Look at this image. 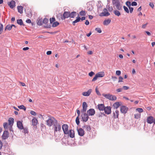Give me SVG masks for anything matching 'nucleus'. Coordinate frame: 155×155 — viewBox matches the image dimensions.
<instances>
[{
    "instance_id": "f03ea898",
    "label": "nucleus",
    "mask_w": 155,
    "mask_h": 155,
    "mask_svg": "<svg viewBox=\"0 0 155 155\" xmlns=\"http://www.w3.org/2000/svg\"><path fill=\"white\" fill-rule=\"evenodd\" d=\"M54 132L55 133L58 131H60L61 130V124L59 123L57 120L54 123Z\"/></svg>"
},
{
    "instance_id": "338daca9",
    "label": "nucleus",
    "mask_w": 155,
    "mask_h": 155,
    "mask_svg": "<svg viewBox=\"0 0 155 155\" xmlns=\"http://www.w3.org/2000/svg\"><path fill=\"white\" fill-rule=\"evenodd\" d=\"M112 78L113 80L114 81H115L116 79H117V78L116 77L114 76H112Z\"/></svg>"
},
{
    "instance_id": "052dcab7",
    "label": "nucleus",
    "mask_w": 155,
    "mask_h": 155,
    "mask_svg": "<svg viewBox=\"0 0 155 155\" xmlns=\"http://www.w3.org/2000/svg\"><path fill=\"white\" fill-rule=\"evenodd\" d=\"M122 88H123V89H124L125 90H127L128 89L129 87L127 86H123Z\"/></svg>"
},
{
    "instance_id": "bf43d9fd",
    "label": "nucleus",
    "mask_w": 155,
    "mask_h": 155,
    "mask_svg": "<svg viewBox=\"0 0 155 155\" xmlns=\"http://www.w3.org/2000/svg\"><path fill=\"white\" fill-rule=\"evenodd\" d=\"M3 30V25L2 24H0V32L2 31Z\"/></svg>"
},
{
    "instance_id": "72a5a7b5",
    "label": "nucleus",
    "mask_w": 155,
    "mask_h": 155,
    "mask_svg": "<svg viewBox=\"0 0 155 155\" xmlns=\"http://www.w3.org/2000/svg\"><path fill=\"white\" fill-rule=\"evenodd\" d=\"M107 8L109 12H111L113 10V8L112 6H110V5H107Z\"/></svg>"
},
{
    "instance_id": "f257e3e1",
    "label": "nucleus",
    "mask_w": 155,
    "mask_h": 155,
    "mask_svg": "<svg viewBox=\"0 0 155 155\" xmlns=\"http://www.w3.org/2000/svg\"><path fill=\"white\" fill-rule=\"evenodd\" d=\"M112 3L114 7L118 10H122V5L120 4V2L118 0H113Z\"/></svg>"
},
{
    "instance_id": "13d9d810",
    "label": "nucleus",
    "mask_w": 155,
    "mask_h": 155,
    "mask_svg": "<svg viewBox=\"0 0 155 155\" xmlns=\"http://www.w3.org/2000/svg\"><path fill=\"white\" fill-rule=\"evenodd\" d=\"M95 74L94 73L93 71H91L89 73V75L90 77H92L93 75Z\"/></svg>"
},
{
    "instance_id": "bb28decb",
    "label": "nucleus",
    "mask_w": 155,
    "mask_h": 155,
    "mask_svg": "<svg viewBox=\"0 0 155 155\" xmlns=\"http://www.w3.org/2000/svg\"><path fill=\"white\" fill-rule=\"evenodd\" d=\"M116 99L117 97L116 96L110 94L109 100L112 101H114L116 100Z\"/></svg>"
},
{
    "instance_id": "774afa93",
    "label": "nucleus",
    "mask_w": 155,
    "mask_h": 155,
    "mask_svg": "<svg viewBox=\"0 0 155 155\" xmlns=\"http://www.w3.org/2000/svg\"><path fill=\"white\" fill-rule=\"evenodd\" d=\"M149 5L152 8H153L154 4H153V3H150L149 4Z\"/></svg>"
},
{
    "instance_id": "58836bf2",
    "label": "nucleus",
    "mask_w": 155,
    "mask_h": 155,
    "mask_svg": "<svg viewBox=\"0 0 155 155\" xmlns=\"http://www.w3.org/2000/svg\"><path fill=\"white\" fill-rule=\"evenodd\" d=\"M79 14L81 16H85L86 15L85 12L84 11H81L79 12Z\"/></svg>"
},
{
    "instance_id": "4c0bfd02",
    "label": "nucleus",
    "mask_w": 155,
    "mask_h": 155,
    "mask_svg": "<svg viewBox=\"0 0 155 155\" xmlns=\"http://www.w3.org/2000/svg\"><path fill=\"white\" fill-rule=\"evenodd\" d=\"M18 108L20 109H23L25 111L26 110V108L23 105H21L18 106Z\"/></svg>"
},
{
    "instance_id": "e433bc0d",
    "label": "nucleus",
    "mask_w": 155,
    "mask_h": 155,
    "mask_svg": "<svg viewBox=\"0 0 155 155\" xmlns=\"http://www.w3.org/2000/svg\"><path fill=\"white\" fill-rule=\"evenodd\" d=\"M110 94H103L102 95L106 98H107L108 99H109V98L110 97Z\"/></svg>"
},
{
    "instance_id": "a878e982",
    "label": "nucleus",
    "mask_w": 155,
    "mask_h": 155,
    "mask_svg": "<svg viewBox=\"0 0 155 155\" xmlns=\"http://www.w3.org/2000/svg\"><path fill=\"white\" fill-rule=\"evenodd\" d=\"M97 75V77H100V78H102L103 77L104 75V72H99L97 74H96Z\"/></svg>"
},
{
    "instance_id": "a211bd4d",
    "label": "nucleus",
    "mask_w": 155,
    "mask_h": 155,
    "mask_svg": "<svg viewBox=\"0 0 155 155\" xmlns=\"http://www.w3.org/2000/svg\"><path fill=\"white\" fill-rule=\"evenodd\" d=\"M17 127L19 129L21 130L23 129L22 123L20 121H17Z\"/></svg>"
},
{
    "instance_id": "f704fd0d",
    "label": "nucleus",
    "mask_w": 155,
    "mask_h": 155,
    "mask_svg": "<svg viewBox=\"0 0 155 155\" xmlns=\"http://www.w3.org/2000/svg\"><path fill=\"white\" fill-rule=\"evenodd\" d=\"M134 118L136 119H138L140 117V113H137L134 115Z\"/></svg>"
},
{
    "instance_id": "4468645a",
    "label": "nucleus",
    "mask_w": 155,
    "mask_h": 155,
    "mask_svg": "<svg viewBox=\"0 0 155 155\" xmlns=\"http://www.w3.org/2000/svg\"><path fill=\"white\" fill-rule=\"evenodd\" d=\"M92 89H89L87 91L84 92L82 93V95L85 96H88L91 94L92 92Z\"/></svg>"
},
{
    "instance_id": "dca6fc26",
    "label": "nucleus",
    "mask_w": 155,
    "mask_h": 155,
    "mask_svg": "<svg viewBox=\"0 0 155 155\" xmlns=\"http://www.w3.org/2000/svg\"><path fill=\"white\" fill-rule=\"evenodd\" d=\"M69 137L72 138H73L74 137V131L72 129L69 130V134H68Z\"/></svg>"
},
{
    "instance_id": "5701e85b",
    "label": "nucleus",
    "mask_w": 155,
    "mask_h": 155,
    "mask_svg": "<svg viewBox=\"0 0 155 155\" xmlns=\"http://www.w3.org/2000/svg\"><path fill=\"white\" fill-rule=\"evenodd\" d=\"M119 10H114L113 11V12L115 15L117 16H119L121 15V13L119 11Z\"/></svg>"
},
{
    "instance_id": "c85d7f7f",
    "label": "nucleus",
    "mask_w": 155,
    "mask_h": 155,
    "mask_svg": "<svg viewBox=\"0 0 155 155\" xmlns=\"http://www.w3.org/2000/svg\"><path fill=\"white\" fill-rule=\"evenodd\" d=\"M81 19L80 17H77V19L73 22V24L74 25H75V24L79 21Z\"/></svg>"
},
{
    "instance_id": "c756f323",
    "label": "nucleus",
    "mask_w": 155,
    "mask_h": 155,
    "mask_svg": "<svg viewBox=\"0 0 155 155\" xmlns=\"http://www.w3.org/2000/svg\"><path fill=\"white\" fill-rule=\"evenodd\" d=\"M120 106V104L118 102H116L114 103L113 104L114 107L116 109L117 108Z\"/></svg>"
},
{
    "instance_id": "4d7b16f0",
    "label": "nucleus",
    "mask_w": 155,
    "mask_h": 155,
    "mask_svg": "<svg viewBox=\"0 0 155 155\" xmlns=\"http://www.w3.org/2000/svg\"><path fill=\"white\" fill-rule=\"evenodd\" d=\"M119 80L118 81V83L122 82L123 81L122 80H123V78L122 77H121V76L119 77Z\"/></svg>"
},
{
    "instance_id": "864d4df0",
    "label": "nucleus",
    "mask_w": 155,
    "mask_h": 155,
    "mask_svg": "<svg viewBox=\"0 0 155 155\" xmlns=\"http://www.w3.org/2000/svg\"><path fill=\"white\" fill-rule=\"evenodd\" d=\"M30 114L33 115L35 116L36 115V113L34 111L32 110L30 112Z\"/></svg>"
},
{
    "instance_id": "7ed1b4c3",
    "label": "nucleus",
    "mask_w": 155,
    "mask_h": 155,
    "mask_svg": "<svg viewBox=\"0 0 155 155\" xmlns=\"http://www.w3.org/2000/svg\"><path fill=\"white\" fill-rule=\"evenodd\" d=\"M56 120L53 117H48V118L46 120L47 124L50 127L54 124V123Z\"/></svg>"
},
{
    "instance_id": "de8ad7c7",
    "label": "nucleus",
    "mask_w": 155,
    "mask_h": 155,
    "mask_svg": "<svg viewBox=\"0 0 155 155\" xmlns=\"http://www.w3.org/2000/svg\"><path fill=\"white\" fill-rule=\"evenodd\" d=\"M95 30L96 31H97L99 33H101L102 32L101 28H96Z\"/></svg>"
},
{
    "instance_id": "4be33fe9",
    "label": "nucleus",
    "mask_w": 155,
    "mask_h": 155,
    "mask_svg": "<svg viewBox=\"0 0 155 155\" xmlns=\"http://www.w3.org/2000/svg\"><path fill=\"white\" fill-rule=\"evenodd\" d=\"M32 124L33 126H36L38 123V120L35 118H34L32 120Z\"/></svg>"
},
{
    "instance_id": "680f3d73",
    "label": "nucleus",
    "mask_w": 155,
    "mask_h": 155,
    "mask_svg": "<svg viewBox=\"0 0 155 155\" xmlns=\"http://www.w3.org/2000/svg\"><path fill=\"white\" fill-rule=\"evenodd\" d=\"M115 113L116 114V117L118 118L119 116V111L118 110H116L115 111Z\"/></svg>"
},
{
    "instance_id": "cd10ccee",
    "label": "nucleus",
    "mask_w": 155,
    "mask_h": 155,
    "mask_svg": "<svg viewBox=\"0 0 155 155\" xmlns=\"http://www.w3.org/2000/svg\"><path fill=\"white\" fill-rule=\"evenodd\" d=\"M17 23L18 24V25H24L23 24V23L22 20L21 19L17 20Z\"/></svg>"
},
{
    "instance_id": "603ef678",
    "label": "nucleus",
    "mask_w": 155,
    "mask_h": 155,
    "mask_svg": "<svg viewBox=\"0 0 155 155\" xmlns=\"http://www.w3.org/2000/svg\"><path fill=\"white\" fill-rule=\"evenodd\" d=\"M95 91L96 93L98 95L100 96L101 95V93L99 92V91L98 90V89L97 88V87L96 88Z\"/></svg>"
},
{
    "instance_id": "79ce46f5",
    "label": "nucleus",
    "mask_w": 155,
    "mask_h": 155,
    "mask_svg": "<svg viewBox=\"0 0 155 155\" xmlns=\"http://www.w3.org/2000/svg\"><path fill=\"white\" fill-rule=\"evenodd\" d=\"M76 124L78 125L80 123V121H79V117H77L76 118Z\"/></svg>"
},
{
    "instance_id": "b1692460",
    "label": "nucleus",
    "mask_w": 155,
    "mask_h": 155,
    "mask_svg": "<svg viewBox=\"0 0 155 155\" xmlns=\"http://www.w3.org/2000/svg\"><path fill=\"white\" fill-rule=\"evenodd\" d=\"M110 21L111 20L110 19L105 20L103 22V24L104 25H107L110 23Z\"/></svg>"
},
{
    "instance_id": "09e8293b",
    "label": "nucleus",
    "mask_w": 155,
    "mask_h": 155,
    "mask_svg": "<svg viewBox=\"0 0 155 155\" xmlns=\"http://www.w3.org/2000/svg\"><path fill=\"white\" fill-rule=\"evenodd\" d=\"M55 18L54 17H52L50 19V21L51 23H52L53 22L55 21Z\"/></svg>"
},
{
    "instance_id": "e2e57ef3",
    "label": "nucleus",
    "mask_w": 155,
    "mask_h": 155,
    "mask_svg": "<svg viewBox=\"0 0 155 155\" xmlns=\"http://www.w3.org/2000/svg\"><path fill=\"white\" fill-rule=\"evenodd\" d=\"M123 88H119L117 89L116 91L118 92H120L122 91Z\"/></svg>"
},
{
    "instance_id": "39448f33",
    "label": "nucleus",
    "mask_w": 155,
    "mask_h": 155,
    "mask_svg": "<svg viewBox=\"0 0 155 155\" xmlns=\"http://www.w3.org/2000/svg\"><path fill=\"white\" fill-rule=\"evenodd\" d=\"M70 12H64V13L62 16L61 17L62 20H64L66 18H68L70 17Z\"/></svg>"
},
{
    "instance_id": "2eb2a0df",
    "label": "nucleus",
    "mask_w": 155,
    "mask_h": 155,
    "mask_svg": "<svg viewBox=\"0 0 155 155\" xmlns=\"http://www.w3.org/2000/svg\"><path fill=\"white\" fill-rule=\"evenodd\" d=\"M105 107L103 104H99L97 106V108L100 111H103L104 110Z\"/></svg>"
},
{
    "instance_id": "5fc2aeb1",
    "label": "nucleus",
    "mask_w": 155,
    "mask_h": 155,
    "mask_svg": "<svg viewBox=\"0 0 155 155\" xmlns=\"http://www.w3.org/2000/svg\"><path fill=\"white\" fill-rule=\"evenodd\" d=\"M98 77H97V75L96 74L95 75V76L93 78V79L92 80V81H96L97 78Z\"/></svg>"
},
{
    "instance_id": "6e6d98bb",
    "label": "nucleus",
    "mask_w": 155,
    "mask_h": 155,
    "mask_svg": "<svg viewBox=\"0 0 155 155\" xmlns=\"http://www.w3.org/2000/svg\"><path fill=\"white\" fill-rule=\"evenodd\" d=\"M128 8L129 9V11L130 13H132L134 10V8L133 7H129Z\"/></svg>"
},
{
    "instance_id": "7c9ffc66",
    "label": "nucleus",
    "mask_w": 155,
    "mask_h": 155,
    "mask_svg": "<svg viewBox=\"0 0 155 155\" xmlns=\"http://www.w3.org/2000/svg\"><path fill=\"white\" fill-rule=\"evenodd\" d=\"M76 15V12H73L71 13H70V17L71 18H74Z\"/></svg>"
},
{
    "instance_id": "a18cd8bd",
    "label": "nucleus",
    "mask_w": 155,
    "mask_h": 155,
    "mask_svg": "<svg viewBox=\"0 0 155 155\" xmlns=\"http://www.w3.org/2000/svg\"><path fill=\"white\" fill-rule=\"evenodd\" d=\"M136 110L139 113L142 112L143 111V109L141 108H137L136 109Z\"/></svg>"
},
{
    "instance_id": "9d476101",
    "label": "nucleus",
    "mask_w": 155,
    "mask_h": 155,
    "mask_svg": "<svg viewBox=\"0 0 155 155\" xmlns=\"http://www.w3.org/2000/svg\"><path fill=\"white\" fill-rule=\"evenodd\" d=\"M128 110V108L125 106H122L121 107L120 111L122 113L126 114Z\"/></svg>"
},
{
    "instance_id": "ea45409f",
    "label": "nucleus",
    "mask_w": 155,
    "mask_h": 155,
    "mask_svg": "<svg viewBox=\"0 0 155 155\" xmlns=\"http://www.w3.org/2000/svg\"><path fill=\"white\" fill-rule=\"evenodd\" d=\"M126 5L128 8L131 7V2L129 1H127L126 2Z\"/></svg>"
},
{
    "instance_id": "f3484780",
    "label": "nucleus",
    "mask_w": 155,
    "mask_h": 155,
    "mask_svg": "<svg viewBox=\"0 0 155 155\" xmlns=\"http://www.w3.org/2000/svg\"><path fill=\"white\" fill-rule=\"evenodd\" d=\"M15 2L12 0L8 3V5L11 8H13L15 6Z\"/></svg>"
},
{
    "instance_id": "0eeeda50",
    "label": "nucleus",
    "mask_w": 155,
    "mask_h": 155,
    "mask_svg": "<svg viewBox=\"0 0 155 155\" xmlns=\"http://www.w3.org/2000/svg\"><path fill=\"white\" fill-rule=\"evenodd\" d=\"M9 136V134L7 130H5L2 136V138L3 140H5L8 138Z\"/></svg>"
},
{
    "instance_id": "2f4dec72",
    "label": "nucleus",
    "mask_w": 155,
    "mask_h": 155,
    "mask_svg": "<svg viewBox=\"0 0 155 155\" xmlns=\"http://www.w3.org/2000/svg\"><path fill=\"white\" fill-rule=\"evenodd\" d=\"M93 7L92 5H89V6L87 7V9L88 11H91L93 10Z\"/></svg>"
},
{
    "instance_id": "6ab92c4d",
    "label": "nucleus",
    "mask_w": 155,
    "mask_h": 155,
    "mask_svg": "<svg viewBox=\"0 0 155 155\" xmlns=\"http://www.w3.org/2000/svg\"><path fill=\"white\" fill-rule=\"evenodd\" d=\"M83 129H84L87 131H90L91 130V128L89 125H84L82 127Z\"/></svg>"
},
{
    "instance_id": "393cba45",
    "label": "nucleus",
    "mask_w": 155,
    "mask_h": 155,
    "mask_svg": "<svg viewBox=\"0 0 155 155\" xmlns=\"http://www.w3.org/2000/svg\"><path fill=\"white\" fill-rule=\"evenodd\" d=\"M14 119L12 118H10L8 120V124L12 126L13 125L14 123Z\"/></svg>"
},
{
    "instance_id": "6e6552de",
    "label": "nucleus",
    "mask_w": 155,
    "mask_h": 155,
    "mask_svg": "<svg viewBox=\"0 0 155 155\" xmlns=\"http://www.w3.org/2000/svg\"><path fill=\"white\" fill-rule=\"evenodd\" d=\"M83 129L82 128L77 129V131L79 136L82 137L84 135V131Z\"/></svg>"
},
{
    "instance_id": "423d86ee",
    "label": "nucleus",
    "mask_w": 155,
    "mask_h": 155,
    "mask_svg": "<svg viewBox=\"0 0 155 155\" xmlns=\"http://www.w3.org/2000/svg\"><path fill=\"white\" fill-rule=\"evenodd\" d=\"M88 114L86 113H84L81 115L82 119L83 121L86 122L88 120L89 117Z\"/></svg>"
},
{
    "instance_id": "37998d69",
    "label": "nucleus",
    "mask_w": 155,
    "mask_h": 155,
    "mask_svg": "<svg viewBox=\"0 0 155 155\" xmlns=\"http://www.w3.org/2000/svg\"><path fill=\"white\" fill-rule=\"evenodd\" d=\"M43 22L41 19H39L37 21V24L39 25H41L42 24Z\"/></svg>"
},
{
    "instance_id": "a19ab883",
    "label": "nucleus",
    "mask_w": 155,
    "mask_h": 155,
    "mask_svg": "<svg viewBox=\"0 0 155 155\" xmlns=\"http://www.w3.org/2000/svg\"><path fill=\"white\" fill-rule=\"evenodd\" d=\"M123 8H124V11L127 13H129V10L128 8L125 6H123Z\"/></svg>"
},
{
    "instance_id": "9b49d317",
    "label": "nucleus",
    "mask_w": 155,
    "mask_h": 155,
    "mask_svg": "<svg viewBox=\"0 0 155 155\" xmlns=\"http://www.w3.org/2000/svg\"><path fill=\"white\" fill-rule=\"evenodd\" d=\"M105 113L107 114H109L111 113V108L110 106H107L104 108Z\"/></svg>"
},
{
    "instance_id": "1a4fd4ad",
    "label": "nucleus",
    "mask_w": 155,
    "mask_h": 155,
    "mask_svg": "<svg viewBox=\"0 0 155 155\" xmlns=\"http://www.w3.org/2000/svg\"><path fill=\"white\" fill-rule=\"evenodd\" d=\"M110 14L107 12V10L106 8H104L103 12L101 13L100 15L101 16H107L110 15Z\"/></svg>"
},
{
    "instance_id": "49530a36",
    "label": "nucleus",
    "mask_w": 155,
    "mask_h": 155,
    "mask_svg": "<svg viewBox=\"0 0 155 155\" xmlns=\"http://www.w3.org/2000/svg\"><path fill=\"white\" fill-rule=\"evenodd\" d=\"M8 124L7 123L5 122L3 124V126L5 129H7L8 128Z\"/></svg>"
},
{
    "instance_id": "c03bdc74",
    "label": "nucleus",
    "mask_w": 155,
    "mask_h": 155,
    "mask_svg": "<svg viewBox=\"0 0 155 155\" xmlns=\"http://www.w3.org/2000/svg\"><path fill=\"white\" fill-rule=\"evenodd\" d=\"M48 21V20L47 18H45L44 19L43 21V23L45 24H46Z\"/></svg>"
},
{
    "instance_id": "ddd939ff",
    "label": "nucleus",
    "mask_w": 155,
    "mask_h": 155,
    "mask_svg": "<svg viewBox=\"0 0 155 155\" xmlns=\"http://www.w3.org/2000/svg\"><path fill=\"white\" fill-rule=\"evenodd\" d=\"M87 113L89 116H93L95 113V110L94 109L91 108L87 111Z\"/></svg>"
},
{
    "instance_id": "0e129e2a",
    "label": "nucleus",
    "mask_w": 155,
    "mask_h": 155,
    "mask_svg": "<svg viewBox=\"0 0 155 155\" xmlns=\"http://www.w3.org/2000/svg\"><path fill=\"white\" fill-rule=\"evenodd\" d=\"M121 74V71H117L116 74L118 75H120Z\"/></svg>"
},
{
    "instance_id": "473e14b6",
    "label": "nucleus",
    "mask_w": 155,
    "mask_h": 155,
    "mask_svg": "<svg viewBox=\"0 0 155 155\" xmlns=\"http://www.w3.org/2000/svg\"><path fill=\"white\" fill-rule=\"evenodd\" d=\"M12 27L11 25H8L6 26L5 28V30L7 29L9 31L12 29Z\"/></svg>"
},
{
    "instance_id": "c9c22d12",
    "label": "nucleus",
    "mask_w": 155,
    "mask_h": 155,
    "mask_svg": "<svg viewBox=\"0 0 155 155\" xmlns=\"http://www.w3.org/2000/svg\"><path fill=\"white\" fill-rule=\"evenodd\" d=\"M59 25V23L57 21L54 22L52 25V26L53 27H55L57 26L58 25Z\"/></svg>"
},
{
    "instance_id": "69168bd1",
    "label": "nucleus",
    "mask_w": 155,
    "mask_h": 155,
    "mask_svg": "<svg viewBox=\"0 0 155 155\" xmlns=\"http://www.w3.org/2000/svg\"><path fill=\"white\" fill-rule=\"evenodd\" d=\"M148 24V23H147L146 24L143 25L142 26V28L143 29H144L146 28V26Z\"/></svg>"
},
{
    "instance_id": "aec40b11",
    "label": "nucleus",
    "mask_w": 155,
    "mask_h": 155,
    "mask_svg": "<svg viewBox=\"0 0 155 155\" xmlns=\"http://www.w3.org/2000/svg\"><path fill=\"white\" fill-rule=\"evenodd\" d=\"M83 111L84 112H86L87 108V105L85 102H84L83 103Z\"/></svg>"
},
{
    "instance_id": "8fccbe9b",
    "label": "nucleus",
    "mask_w": 155,
    "mask_h": 155,
    "mask_svg": "<svg viewBox=\"0 0 155 155\" xmlns=\"http://www.w3.org/2000/svg\"><path fill=\"white\" fill-rule=\"evenodd\" d=\"M23 132L25 134H26V133H28V131L27 128H23Z\"/></svg>"
},
{
    "instance_id": "3c124183",
    "label": "nucleus",
    "mask_w": 155,
    "mask_h": 155,
    "mask_svg": "<svg viewBox=\"0 0 155 155\" xmlns=\"http://www.w3.org/2000/svg\"><path fill=\"white\" fill-rule=\"evenodd\" d=\"M132 6H136L137 5V3L135 2H133L131 3Z\"/></svg>"
},
{
    "instance_id": "f8f14e48",
    "label": "nucleus",
    "mask_w": 155,
    "mask_h": 155,
    "mask_svg": "<svg viewBox=\"0 0 155 155\" xmlns=\"http://www.w3.org/2000/svg\"><path fill=\"white\" fill-rule=\"evenodd\" d=\"M154 118L151 116L148 117L147 118V122L150 124L154 123Z\"/></svg>"
},
{
    "instance_id": "412c9836",
    "label": "nucleus",
    "mask_w": 155,
    "mask_h": 155,
    "mask_svg": "<svg viewBox=\"0 0 155 155\" xmlns=\"http://www.w3.org/2000/svg\"><path fill=\"white\" fill-rule=\"evenodd\" d=\"M17 9L18 12L20 14H21L23 13V8L22 6L21 5L18 6L17 7Z\"/></svg>"
},
{
    "instance_id": "20e7f679",
    "label": "nucleus",
    "mask_w": 155,
    "mask_h": 155,
    "mask_svg": "<svg viewBox=\"0 0 155 155\" xmlns=\"http://www.w3.org/2000/svg\"><path fill=\"white\" fill-rule=\"evenodd\" d=\"M62 127L64 134H68L69 127L68 125L66 124H64L62 125Z\"/></svg>"
}]
</instances>
